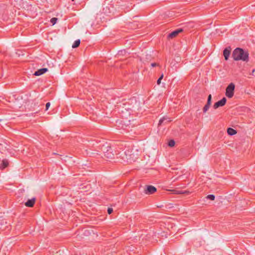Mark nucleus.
Masks as SVG:
<instances>
[{"instance_id": "nucleus-1", "label": "nucleus", "mask_w": 255, "mask_h": 255, "mask_svg": "<svg viewBox=\"0 0 255 255\" xmlns=\"http://www.w3.org/2000/svg\"><path fill=\"white\" fill-rule=\"evenodd\" d=\"M232 57L234 60H242L248 62L249 61V53L242 48H237L233 52Z\"/></svg>"}, {"instance_id": "nucleus-2", "label": "nucleus", "mask_w": 255, "mask_h": 255, "mask_svg": "<svg viewBox=\"0 0 255 255\" xmlns=\"http://www.w3.org/2000/svg\"><path fill=\"white\" fill-rule=\"evenodd\" d=\"M235 85L231 83L226 88L225 95L228 98H232L234 95Z\"/></svg>"}, {"instance_id": "nucleus-3", "label": "nucleus", "mask_w": 255, "mask_h": 255, "mask_svg": "<svg viewBox=\"0 0 255 255\" xmlns=\"http://www.w3.org/2000/svg\"><path fill=\"white\" fill-rule=\"evenodd\" d=\"M156 188L152 185H147L144 189V193L147 195H150L154 193L156 191Z\"/></svg>"}, {"instance_id": "nucleus-4", "label": "nucleus", "mask_w": 255, "mask_h": 255, "mask_svg": "<svg viewBox=\"0 0 255 255\" xmlns=\"http://www.w3.org/2000/svg\"><path fill=\"white\" fill-rule=\"evenodd\" d=\"M109 149L104 152V157L106 159H112L114 157L112 149L111 147L108 146Z\"/></svg>"}, {"instance_id": "nucleus-5", "label": "nucleus", "mask_w": 255, "mask_h": 255, "mask_svg": "<svg viewBox=\"0 0 255 255\" xmlns=\"http://www.w3.org/2000/svg\"><path fill=\"white\" fill-rule=\"evenodd\" d=\"M226 98L224 97L221 100L218 101L217 102L214 104V105H213V108L214 109H217L220 107H223L226 104Z\"/></svg>"}, {"instance_id": "nucleus-6", "label": "nucleus", "mask_w": 255, "mask_h": 255, "mask_svg": "<svg viewBox=\"0 0 255 255\" xmlns=\"http://www.w3.org/2000/svg\"><path fill=\"white\" fill-rule=\"evenodd\" d=\"M183 31L182 28H178L168 35V38H173L175 37L179 33Z\"/></svg>"}, {"instance_id": "nucleus-7", "label": "nucleus", "mask_w": 255, "mask_h": 255, "mask_svg": "<svg viewBox=\"0 0 255 255\" xmlns=\"http://www.w3.org/2000/svg\"><path fill=\"white\" fill-rule=\"evenodd\" d=\"M231 48L230 47L226 48L223 51V55L226 60H228L231 54Z\"/></svg>"}, {"instance_id": "nucleus-8", "label": "nucleus", "mask_w": 255, "mask_h": 255, "mask_svg": "<svg viewBox=\"0 0 255 255\" xmlns=\"http://www.w3.org/2000/svg\"><path fill=\"white\" fill-rule=\"evenodd\" d=\"M48 71V69L46 68H43L35 71L34 75L35 76H40Z\"/></svg>"}, {"instance_id": "nucleus-9", "label": "nucleus", "mask_w": 255, "mask_h": 255, "mask_svg": "<svg viewBox=\"0 0 255 255\" xmlns=\"http://www.w3.org/2000/svg\"><path fill=\"white\" fill-rule=\"evenodd\" d=\"M35 200H36L35 198H33L31 199L28 200V201L25 203V205L26 207H33L35 203Z\"/></svg>"}, {"instance_id": "nucleus-10", "label": "nucleus", "mask_w": 255, "mask_h": 255, "mask_svg": "<svg viewBox=\"0 0 255 255\" xmlns=\"http://www.w3.org/2000/svg\"><path fill=\"white\" fill-rule=\"evenodd\" d=\"M165 121H167V123H169L172 121V120L167 117H163V118L160 119L158 123V126L161 125L162 123Z\"/></svg>"}, {"instance_id": "nucleus-11", "label": "nucleus", "mask_w": 255, "mask_h": 255, "mask_svg": "<svg viewBox=\"0 0 255 255\" xmlns=\"http://www.w3.org/2000/svg\"><path fill=\"white\" fill-rule=\"evenodd\" d=\"M227 133L230 135H233L237 133V131L231 128H229L227 129Z\"/></svg>"}, {"instance_id": "nucleus-12", "label": "nucleus", "mask_w": 255, "mask_h": 255, "mask_svg": "<svg viewBox=\"0 0 255 255\" xmlns=\"http://www.w3.org/2000/svg\"><path fill=\"white\" fill-rule=\"evenodd\" d=\"M8 162L7 160L4 159L2 161V163L0 165V168L3 169L8 166Z\"/></svg>"}, {"instance_id": "nucleus-13", "label": "nucleus", "mask_w": 255, "mask_h": 255, "mask_svg": "<svg viewBox=\"0 0 255 255\" xmlns=\"http://www.w3.org/2000/svg\"><path fill=\"white\" fill-rule=\"evenodd\" d=\"M127 54V52L125 50H122L118 51L117 56L119 58L121 56L126 55Z\"/></svg>"}, {"instance_id": "nucleus-14", "label": "nucleus", "mask_w": 255, "mask_h": 255, "mask_svg": "<svg viewBox=\"0 0 255 255\" xmlns=\"http://www.w3.org/2000/svg\"><path fill=\"white\" fill-rule=\"evenodd\" d=\"M80 44V39H77V40H75L72 45V48H75L78 47L79 46Z\"/></svg>"}, {"instance_id": "nucleus-15", "label": "nucleus", "mask_w": 255, "mask_h": 255, "mask_svg": "<svg viewBox=\"0 0 255 255\" xmlns=\"http://www.w3.org/2000/svg\"><path fill=\"white\" fill-rule=\"evenodd\" d=\"M211 105L208 104L206 103V104L205 105V106L203 108V112L204 113H205L207 112V111L209 110Z\"/></svg>"}, {"instance_id": "nucleus-16", "label": "nucleus", "mask_w": 255, "mask_h": 255, "mask_svg": "<svg viewBox=\"0 0 255 255\" xmlns=\"http://www.w3.org/2000/svg\"><path fill=\"white\" fill-rule=\"evenodd\" d=\"M206 198L207 199L213 201L215 200V197L214 195L210 194V195H208V196H207Z\"/></svg>"}, {"instance_id": "nucleus-17", "label": "nucleus", "mask_w": 255, "mask_h": 255, "mask_svg": "<svg viewBox=\"0 0 255 255\" xmlns=\"http://www.w3.org/2000/svg\"><path fill=\"white\" fill-rule=\"evenodd\" d=\"M171 191L172 192V193L173 194H182L185 193V192H182V191H177L176 190H171Z\"/></svg>"}, {"instance_id": "nucleus-18", "label": "nucleus", "mask_w": 255, "mask_h": 255, "mask_svg": "<svg viewBox=\"0 0 255 255\" xmlns=\"http://www.w3.org/2000/svg\"><path fill=\"white\" fill-rule=\"evenodd\" d=\"M58 19L57 18H56V17H53L51 19H50V22L52 24V25H54L57 21Z\"/></svg>"}, {"instance_id": "nucleus-19", "label": "nucleus", "mask_w": 255, "mask_h": 255, "mask_svg": "<svg viewBox=\"0 0 255 255\" xmlns=\"http://www.w3.org/2000/svg\"><path fill=\"white\" fill-rule=\"evenodd\" d=\"M211 102H212V95L211 94H210L208 96L207 104L211 105Z\"/></svg>"}, {"instance_id": "nucleus-20", "label": "nucleus", "mask_w": 255, "mask_h": 255, "mask_svg": "<svg viewBox=\"0 0 255 255\" xmlns=\"http://www.w3.org/2000/svg\"><path fill=\"white\" fill-rule=\"evenodd\" d=\"M168 145L170 146V147H172L174 145H175V141L173 139H171L168 142Z\"/></svg>"}, {"instance_id": "nucleus-21", "label": "nucleus", "mask_w": 255, "mask_h": 255, "mask_svg": "<svg viewBox=\"0 0 255 255\" xmlns=\"http://www.w3.org/2000/svg\"><path fill=\"white\" fill-rule=\"evenodd\" d=\"M117 123H119V124H124V125H125V126L127 127V125H128V124L127 125H126V121L124 120H118L117 121Z\"/></svg>"}, {"instance_id": "nucleus-22", "label": "nucleus", "mask_w": 255, "mask_h": 255, "mask_svg": "<svg viewBox=\"0 0 255 255\" xmlns=\"http://www.w3.org/2000/svg\"><path fill=\"white\" fill-rule=\"evenodd\" d=\"M113 211V210L112 208H109L108 209V213L109 214H111Z\"/></svg>"}, {"instance_id": "nucleus-23", "label": "nucleus", "mask_w": 255, "mask_h": 255, "mask_svg": "<svg viewBox=\"0 0 255 255\" xmlns=\"http://www.w3.org/2000/svg\"><path fill=\"white\" fill-rule=\"evenodd\" d=\"M50 106V103L49 102H48V103H46V109H45L46 111H47L49 109Z\"/></svg>"}, {"instance_id": "nucleus-24", "label": "nucleus", "mask_w": 255, "mask_h": 255, "mask_svg": "<svg viewBox=\"0 0 255 255\" xmlns=\"http://www.w3.org/2000/svg\"><path fill=\"white\" fill-rule=\"evenodd\" d=\"M151 67H155V66H158V64H157V63H152L151 64Z\"/></svg>"}, {"instance_id": "nucleus-25", "label": "nucleus", "mask_w": 255, "mask_h": 255, "mask_svg": "<svg viewBox=\"0 0 255 255\" xmlns=\"http://www.w3.org/2000/svg\"><path fill=\"white\" fill-rule=\"evenodd\" d=\"M161 80H160V79H158V80H157V84L158 85H159V84H160V83H161Z\"/></svg>"}, {"instance_id": "nucleus-26", "label": "nucleus", "mask_w": 255, "mask_h": 255, "mask_svg": "<svg viewBox=\"0 0 255 255\" xmlns=\"http://www.w3.org/2000/svg\"><path fill=\"white\" fill-rule=\"evenodd\" d=\"M163 78V74H162L160 76V77L158 78V79H160L161 80Z\"/></svg>"}, {"instance_id": "nucleus-27", "label": "nucleus", "mask_w": 255, "mask_h": 255, "mask_svg": "<svg viewBox=\"0 0 255 255\" xmlns=\"http://www.w3.org/2000/svg\"><path fill=\"white\" fill-rule=\"evenodd\" d=\"M163 78V74H162L160 76V77L158 78V79H160L161 80Z\"/></svg>"}, {"instance_id": "nucleus-28", "label": "nucleus", "mask_w": 255, "mask_h": 255, "mask_svg": "<svg viewBox=\"0 0 255 255\" xmlns=\"http://www.w3.org/2000/svg\"><path fill=\"white\" fill-rule=\"evenodd\" d=\"M182 192H185L184 194H187V193H189V191H182Z\"/></svg>"}, {"instance_id": "nucleus-29", "label": "nucleus", "mask_w": 255, "mask_h": 255, "mask_svg": "<svg viewBox=\"0 0 255 255\" xmlns=\"http://www.w3.org/2000/svg\"><path fill=\"white\" fill-rule=\"evenodd\" d=\"M255 69H254V70H253V73H254V72H255Z\"/></svg>"}, {"instance_id": "nucleus-30", "label": "nucleus", "mask_w": 255, "mask_h": 255, "mask_svg": "<svg viewBox=\"0 0 255 255\" xmlns=\"http://www.w3.org/2000/svg\"><path fill=\"white\" fill-rule=\"evenodd\" d=\"M72 1H74V0H72Z\"/></svg>"}, {"instance_id": "nucleus-31", "label": "nucleus", "mask_w": 255, "mask_h": 255, "mask_svg": "<svg viewBox=\"0 0 255 255\" xmlns=\"http://www.w3.org/2000/svg\"><path fill=\"white\" fill-rule=\"evenodd\" d=\"M1 121V120L0 119V121Z\"/></svg>"}]
</instances>
